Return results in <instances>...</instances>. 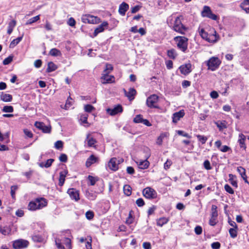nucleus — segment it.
<instances>
[{
    "mask_svg": "<svg viewBox=\"0 0 249 249\" xmlns=\"http://www.w3.org/2000/svg\"><path fill=\"white\" fill-rule=\"evenodd\" d=\"M199 34L203 39L209 42L215 43L219 39V36L213 29H212L210 31L209 34L206 32L203 29H201L199 31Z\"/></svg>",
    "mask_w": 249,
    "mask_h": 249,
    "instance_id": "obj_1",
    "label": "nucleus"
},
{
    "mask_svg": "<svg viewBox=\"0 0 249 249\" xmlns=\"http://www.w3.org/2000/svg\"><path fill=\"white\" fill-rule=\"evenodd\" d=\"M47 200L44 198H36L35 200L29 202L28 205V209L32 211L41 209L46 207L47 205Z\"/></svg>",
    "mask_w": 249,
    "mask_h": 249,
    "instance_id": "obj_2",
    "label": "nucleus"
},
{
    "mask_svg": "<svg viewBox=\"0 0 249 249\" xmlns=\"http://www.w3.org/2000/svg\"><path fill=\"white\" fill-rule=\"evenodd\" d=\"M221 63V61L219 58L215 56L211 57L208 60L205 62L208 66V69L212 71H214L217 70Z\"/></svg>",
    "mask_w": 249,
    "mask_h": 249,
    "instance_id": "obj_3",
    "label": "nucleus"
},
{
    "mask_svg": "<svg viewBox=\"0 0 249 249\" xmlns=\"http://www.w3.org/2000/svg\"><path fill=\"white\" fill-rule=\"evenodd\" d=\"M178 48L184 52L187 49L188 39L185 36H176L174 38Z\"/></svg>",
    "mask_w": 249,
    "mask_h": 249,
    "instance_id": "obj_4",
    "label": "nucleus"
},
{
    "mask_svg": "<svg viewBox=\"0 0 249 249\" xmlns=\"http://www.w3.org/2000/svg\"><path fill=\"white\" fill-rule=\"evenodd\" d=\"M182 16L177 17L175 20L173 28L175 31L184 35L187 31V28L182 24Z\"/></svg>",
    "mask_w": 249,
    "mask_h": 249,
    "instance_id": "obj_5",
    "label": "nucleus"
},
{
    "mask_svg": "<svg viewBox=\"0 0 249 249\" xmlns=\"http://www.w3.org/2000/svg\"><path fill=\"white\" fill-rule=\"evenodd\" d=\"M82 21L84 23L90 24H98L100 22V19L97 17L90 15H84L81 18Z\"/></svg>",
    "mask_w": 249,
    "mask_h": 249,
    "instance_id": "obj_6",
    "label": "nucleus"
},
{
    "mask_svg": "<svg viewBox=\"0 0 249 249\" xmlns=\"http://www.w3.org/2000/svg\"><path fill=\"white\" fill-rule=\"evenodd\" d=\"M143 196L148 199H154L157 197L156 191L151 187H146L143 190Z\"/></svg>",
    "mask_w": 249,
    "mask_h": 249,
    "instance_id": "obj_7",
    "label": "nucleus"
},
{
    "mask_svg": "<svg viewBox=\"0 0 249 249\" xmlns=\"http://www.w3.org/2000/svg\"><path fill=\"white\" fill-rule=\"evenodd\" d=\"M29 245V242L24 239H18L13 243L14 249H22L27 248Z\"/></svg>",
    "mask_w": 249,
    "mask_h": 249,
    "instance_id": "obj_8",
    "label": "nucleus"
},
{
    "mask_svg": "<svg viewBox=\"0 0 249 249\" xmlns=\"http://www.w3.org/2000/svg\"><path fill=\"white\" fill-rule=\"evenodd\" d=\"M159 97L156 94H153L149 96L146 100V104L148 107L151 108H157V103L158 101Z\"/></svg>",
    "mask_w": 249,
    "mask_h": 249,
    "instance_id": "obj_9",
    "label": "nucleus"
},
{
    "mask_svg": "<svg viewBox=\"0 0 249 249\" xmlns=\"http://www.w3.org/2000/svg\"><path fill=\"white\" fill-rule=\"evenodd\" d=\"M35 126L42 131L44 133H50L51 127L50 125H45L42 122H36L35 123Z\"/></svg>",
    "mask_w": 249,
    "mask_h": 249,
    "instance_id": "obj_10",
    "label": "nucleus"
},
{
    "mask_svg": "<svg viewBox=\"0 0 249 249\" xmlns=\"http://www.w3.org/2000/svg\"><path fill=\"white\" fill-rule=\"evenodd\" d=\"M179 70L181 74L188 75L192 71V65L190 63L182 65L179 67Z\"/></svg>",
    "mask_w": 249,
    "mask_h": 249,
    "instance_id": "obj_11",
    "label": "nucleus"
},
{
    "mask_svg": "<svg viewBox=\"0 0 249 249\" xmlns=\"http://www.w3.org/2000/svg\"><path fill=\"white\" fill-rule=\"evenodd\" d=\"M108 73H102L101 76L102 83L103 84L112 83L115 82V78L112 75H109Z\"/></svg>",
    "mask_w": 249,
    "mask_h": 249,
    "instance_id": "obj_12",
    "label": "nucleus"
},
{
    "mask_svg": "<svg viewBox=\"0 0 249 249\" xmlns=\"http://www.w3.org/2000/svg\"><path fill=\"white\" fill-rule=\"evenodd\" d=\"M67 193L71 198L72 200L78 201L80 198L79 192L74 188H70L68 189Z\"/></svg>",
    "mask_w": 249,
    "mask_h": 249,
    "instance_id": "obj_13",
    "label": "nucleus"
},
{
    "mask_svg": "<svg viewBox=\"0 0 249 249\" xmlns=\"http://www.w3.org/2000/svg\"><path fill=\"white\" fill-rule=\"evenodd\" d=\"M118 160L116 158H111L108 163V168L112 171H116L118 169Z\"/></svg>",
    "mask_w": 249,
    "mask_h": 249,
    "instance_id": "obj_14",
    "label": "nucleus"
},
{
    "mask_svg": "<svg viewBox=\"0 0 249 249\" xmlns=\"http://www.w3.org/2000/svg\"><path fill=\"white\" fill-rule=\"evenodd\" d=\"M123 111V108L121 105H117L113 108H107V112L110 115H115L118 113H121Z\"/></svg>",
    "mask_w": 249,
    "mask_h": 249,
    "instance_id": "obj_15",
    "label": "nucleus"
},
{
    "mask_svg": "<svg viewBox=\"0 0 249 249\" xmlns=\"http://www.w3.org/2000/svg\"><path fill=\"white\" fill-rule=\"evenodd\" d=\"M185 115V113L183 110H181L178 112L174 113L173 114L172 120L173 122L177 123L180 118H182Z\"/></svg>",
    "mask_w": 249,
    "mask_h": 249,
    "instance_id": "obj_16",
    "label": "nucleus"
},
{
    "mask_svg": "<svg viewBox=\"0 0 249 249\" xmlns=\"http://www.w3.org/2000/svg\"><path fill=\"white\" fill-rule=\"evenodd\" d=\"M139 168L142 169H147L149 166V162L146 160H138L136 161Z\"/></svg>",
    "mask_w": 249,
    "mask_h": 249,
    "instance_id": "obj_17",
    "label": "nucleus"
},
{
    "mask_svg": "<svg viewBox=\"0 0 249 249\" xmlns=\"http://www.w3.org/2000/svg\"><path fill=\"white\" fill-rule=\"evenodd\" d=\"M133 121L135 123H142L147 126H150L151 125L147 120L143 119L141 115H137L134 118Z\"/></svg>",
    "mask_w": 249,
    "mask_h": 249,
    "instance_id": "obj_18",
    "label": "nucleus"
},
{
    "mask_svg": "<svg viewBox=\"0 0 249 249\" xmlns=\"http://www.w3.org/2000/svg\"><path fill=\"white\" fill-rule=\"evenodd\" d=\"M108 25V23L107 21H104L102 24L96 28L94 32V36H96L99 33L103 32L105 28L107 27Z\"/></svg>",
    "mask_w": 249,
    "mask_h": 249,
    "instance_id": "obj_19",
    "label": "nucleus"
},
{
    "mask_svg": "<svg viewBox=\"0 0 249 249\" xmlns=\"http://www.w3.org/2000/svg\"><path fill=\"white\" fill-rule=\"evenodd\" d=\"M128 8V4L124 2H123L119 6V13H120V15L124 16L125 14V12L127 11Z\"/></svg>",
    "mask_w": 249,
    "mask_h": 249,
    "instance_id": "obj_20",
    "label": "nucleus"
},
{
    "mask_svg": "<svg viewBox=\"0 0 249 249\" xmlns=\"http://www.w3.org/2000/svg\"><path fill=\"white\" fill-rule=\"evenodd\" d=\"M126 96L129 99V100H132L134 98V96L136 93V90L133 88H130L128 91H126L125 89H124Z\"/></svg>",
    "mask_w": 249,
    "mask_h": 249,
    "instance_id": "obj_21",
    "label": "nucleus"
},
{
    "mask_svg": "<svg viewBox=\"0 0 249 249\" xmlns=\"http://www.w3.org/2000/svg\"><path fill=\"white\" fill-rule=\"evenodd\" d=\"M240 6L246 13H248L249 10V0H242Z\"/></svg>",
    "mask_w": 249,
    "mask_h": 249,
    "instance_id": "obj_22",
    "label": "nucleus"
},
{
    "mask_svg": "<svg viewBox=\"0 0 249 249\" xmlns=\"http://www.w3.org/2000/svg\"><path fill=\"white\" fill-rule=\"evenodd\" d=\"M98 160V158L95 157L94 155H91L87 160L86 162V165L87 167H89L92 164L96 162Z\"/></svg>",
    "mask_w": 249,
    "mask_h": 249,
    "instance_id": "obj_23",
    "label": "nucleus"
},
{
    "mask_svg": "<svg viewBox=\"0 0 249 249\" xmlns=\"http://www.w3.org/2000/svg\"><path fill=\"white\" fill-rule=\"evenodd\" d=\"M85 142H87L89 146L92 147L94 146L96 142V140L91 137L89 134L87 136V139Z\"/></svg>",
    "mask_w": 249,
    "mask_h": 249,
    "instance_id": "obj_24",
    "label": "nucleus"
},
{
    "mask_svg": "<svg viewBox=\"0 0 249 249\" xmlns=\"http://www.w3.org/2000/svg\"><path fill=\"white\" fill-rule=\"evenodd\" d=\"M67 174V171L65 170L59 173V185L60 186H62L64 184Z\"/></svg>",
    "mask_w": 249,
    "mask_h": 249,
    "instance_id": "obj_25",
    "label": "nucleus"
},
{
    "mask_svg": "<svg viewBox=\"0 0 249 249\" xmlns=\"http://www.w3.org/2000/svg\"><path fill=\"white\" fill-rule=\"evenodd\" d=\"M218 214L216 213H211V218L209 220V223L212 226H215L217 223V218Z\"/></svg>",
    "mask_w": 249,
    "mask_h": 249,
    "instance_id": "obj_26",
    "label": "nucleus"
},
{
    "mask_svg": "<svg viewBox=\"0 0 249 249\" xmlns=\"http://www.w3.org/2000/svg\"><path fill=\"white\" fill-rule=\"evenodd\" d=\"M237 170L238 172L240 174L241 177L243 178V179L246 182L248 183V180H247V177L246 175V170L245 169L243 168L242 167H237Z\"/></svg>",
    "mask_w": 249,
    "mask_h": 249,
    "instance_id": "obj_27",
    "label": "nucleus"
},
{
    "mask_svg": "<svg viewBox=\"0 0 249 249\" xmlns=\"http://www.w3.org/2000/svg\"><path fill=\"white\" fill-rule=\"evenodd\" d=\"M49 54L52 56H61L62 53L60 50L56 48H53L50 51Z\"/></svg>",
    "mask_w": 249,
    "mask_h": 249,
    "instance_id": "obj_28",
    "label": "nucleus"
},
{
    "mask_svg": "<svg viewBox=\"0 0 249 249\" xmlns=\"http://www.w3.org/2000/svg\"><path fill=\"white\" fill-rule=\"evenodd\" d=\"M16 23L17 22L15 20H12L8 23L7 33L9 35H10L13 32L14 28L16 25Z\"/></svg>",
    "mask_w": 249,
    "mask_h": 249,
    "instance_id": "obj_29",
    "label": "nucleus"
},
{
    "mask_svg": "<svg viewBox=\"0 0 249 249\" xmlns=\"http://www.w3.org/2000/svg\"><path fill=\"white\" fill-rule=\"evenodd\" d=\"M168 136L169 134L168 133H161L160 136L157 139L156 143L159 145H161L162 143L163 139L168 137Z\"/></svg>",
    "mask_w": 249,
    "mask_h": 249,
    "instance_id": "obj_30",
    "label": "nucleus"
},
{
    "mask_svg": "<svg viewBox=\"0 0 249 249\" xmlns=\"http://www.w3.org/2000/svg\"><path fill=\"white\" fill-rule=\"evenodd\" d=\"M0 99L3 102H8L12 101V96L9 94H1L0 96Z\"/></svg>",
    "mask_w": 249,
    "mask_h": 249,
    "instance_id": "obj_31",
    "label": "nucleus"
},
{
    "mask_svg": "<svg viewBox=\"0 0 249 249\" xmlns=\"http://www.w3.org/2000/svg\"><path fill=\"white\" fill-rule=\"evenodd\" d=\"M54 160L52 159L48 160L45 162H41L39 163V166L40 167L48 168L51 166Z\"/></svg>",
    "mask_w": 249,
    "mask_h": 249,
    "instance_id": "obj_32",
    "label": "nucleus"
},
{
    "mask_svg": "<svg viewBox=\"0 0 249 249\" xmlns=\"http://www.w3.org/2000/svg\"><path fill=\"white\" fill-rule=\"evenodd\" d=\"M88 118V114H82L80 116V120L81 123L86 127H88V126H89V124L87 121Z\"/></svg>",
    "mask_w": 249,
    "mask_h": 249,
    "instance_id": "obj_33",
    "label": "nucleus"
},
{
    "mask_svg": "<svg viewBox=\"0 0 249 249\" xmlns=\"http://www.w3.org/2000/svg\"><path fill=\"white\" fill-rule=\"evenodd\" d=\"M57 66L53 62H50L48 64V68L47 69V71L50 72L56 70Z\"/></svg>",
    "mask_w": 249,
    "mask_h": 249,
    "instance_id": "obj_34",
    "label": "nucleus"
},
{
    "mask_svg": "<svg viewBox=\"0 0 249 249\" xmlns=\"http://www.w3.org/2000/svg\"><path fill=\"white\" fill-rule=\"evenodd\" d=\"M23 35L22 36L20 37H18V38L14 39L13 40L10 44V48H14L17 45H18L19 42L22 40L23 37Z\"/></svg>",
    "mask_w": 249,
    "mask_h": 249,
    "instance_id": "obj_35",
    "label": "nucleus"
},
{
    "mask_svg": "<svg viewBox=\"0 0 249 249\" xmlns=\"http://www.w3.org/2000/svg\"><path fill=\"white\" fill-rule=\"evenodd\" d=\"M169 220L166 217H161L159 218L157 221V224L158 226L162 227L163 225L166 224Z\"/></svg>",
    "mask_w": 249,
    "mask_h": 249,
    "instance_id": "obj_36",
    "label": "nucleus"
},
{
    "mask_svg": "<svg viewBox=\"0 0 249 249\" xmlns=\"http://www.w3.org/2000/svg\"><path fill=\"white\" fill-rule=\"evenodd\" d=\"M40 19V16L37 15L36 16H35L33 18H32L30 19H29L27 22H26V25H31L33 23L36 22L38 20H39Z\"/></svg>",
    "mask_w": 249,
    "mask_h": 249,
    "instance_id": "obj_37",
    "label": "nucleus"
},
{
    "mask_svg": "<svg viewBox=\"0 0 249 249\" xmlns=\"http://www.w3.org/2000/svg\"><path fill=\"white\" fill-rule=\"evenodd\" d=\"M212 13L211 9L209 7L205 6L203 8V10L202 12V15L203 17H208L209 15Z\"/></svg>",
    "mask_w": 249,
    "mask_h": 249,
    "instance_id": "obj_38",
    "label": "nucleus"
},
{
    "mask_svg": "<svg viewBox=\"0 0 249 249\" xmlns=\"http://www.w3.org/2000/svg\"><path fill=\"white\" fill-rule=\"evenodd\" d=\"M229 181L231 184L235 187H237V183L236 180V177L232 174L229 175Z\"/></svg>",
    "mask_w": 249,
    "mask_h": 249,
    "instance_id": "obj_39",
    "label": "nucleus"
},
{
    "mask_svg": "<svg viewBox=\"0 0 249 249\" xmlns=\"http://www.w3.org/2000/svg\"><path fill=\"white\" fill-rule=\"evenodd\" d=\"M167 55L170 58L174 59L176 58L177 53L174 49H171L167 51Z\"/></svg>",
    "mask_w": 249,
    "mask_h": 249,
    "instance_id": "obj_40",
    "label": "nucleus"
},
{
    "mask_svg": "<svg viewBox=\"0 0 249 249\" xmlns=\"http://www.w3.org/2000/svg\"><path fill=\"white\" fill-rule=\"evenodd\" d=\"M124 192L127 196H129L131 194V188L129 185H125L124 186Z\"/></svg>",
    "mask_w": 249,
    "mask_h": 249,
    "instance_id": "obj_41",
    "label": "nucleus"
},
{
    "mask_svg": "<svg viewBox=\"0 0 249 249\" xmlns=\"http://www.w3.org/2000/svg\"><path fill=\"white\" fill-rule=\"evenodd\" d=\"M239 137V139L238 140V142H239L241 147L245 148V136L243 134H240Z\"/></svg>",
    "mask_w": 249,
    "mask_h": 249,
    "instance_id": "obj_42",
    "label": "nucleus"
},
{
    "mask_svg": "<svg viewBox=\"0 0 249 249\" xmlns=\"http://www.w3.org/2000/svg\"><path fill=\"white\" fill-rule=\"evenodd\" d=\"M0 232L4 235H9L11 232V229L8 227H4L0 229Z\"/></svg>",
    "mask_w": 249,
    "mask_h": 249,
    "instance_id": "obj_43",
    "label": "nucleus"
},
{
    "mask_svg": "<svg viewBox=\"0 0 249 249\" xmlns=\"http://www.w3.org/2000/svg\"><path fill=\"white\" fill-rule=\"evenodd\" d=\"M229 233L231 238H235L237 236V228H230L229 229Z\"/></svg>",
    "mask_w": 249,
    "mask_h": 249,
    "instance_id": "obj_44",
    "label": "nucleus"
},
{
    "mask_svg": "<svg viewBox=\"0 0 249 249\" xmlns=\"http://www.w3.org/2000/svg\"><path fill=\"white\" fill-rule=\"evenodd\" d=\"M113 69V67L111 64H106V68L104 70L103 73H110Z\"/></svg>",
    "mask_w": 249,
    "mask_h": 249,
    "instance_id": "obj_45",
    "label": "nucleus"
},
{
    "mask_svg": "<svg viewBox=\"0 0 249 249\" xmlns=\"http://www.w3.org/2000/svg\"><path fill=\"white\" fill-rule=\"evenodd\" d=\"M88 179L90 182L91 185H94L95 183L98 180L97 177H94L91 176H89Z\"/></svg>",
    "mask_w": 249,
    "mask_h": 249,
    "instance_id": "obj_46",
    "label": "nucleus"
},
{
    "mask_svg": "<svg viewBox=\"0 0 249 249\" xmlns=\"http://www.w3.org/2000/svg\"><path fill=\"white\" fill-rule=\"evenodd\" d=\"M2 111L4 112L12 113L14 111L13 107L11 106H5L3 107Z\"/></svg>",
    "mask_w": 249,
    "mask_h": 249,
    "instance_id": "obj_47",
    "label": "nucleus"
},
{
    "mask_svg": "<svg viewBox=\"0 0 249 249\" xmlns=\"http://www.w3.org/2000/svg\"><path fill=\"white\" fill-rule=\"evenodd\" d=\"M95 109V108L90 105H86L84 106V110L87 112H91Z\"/></svg>",
    "mask_w": 249,
    "mask_h": 249,
    "instance_id": "obj_48",
    "label": "nucleus"
},
{
    "mask_svg": "<svg viewBox=\"0 0 249 249\" xmlns=\"http://www.w3.org/2000/svg\"><path fill=\"white\" fill-rule=\"evenodd\" d=\"M196 137L198 141H200L202 144H204L207 140V138L204 136L197 135Z\"/></svg>",
    "mask_w": 249,
    "mask_h": 249,
    "instance_id": "obj_49",
    "label": "nucleus"
},
{
    "mask_svg": "<svg viewBox=\"0 0 249 249\" xmlns=\"http://www.w3.org/2000/svg\"><path fill=\"white\" fill-rule=\"evenodd\" d=\"M55 243L58 249H65L64 247L61 244V241L59 239H55Z\"/></svg>",
    "mask_w": 249,
    "mask_h": 249,
    "instance_id": "obj_50",
    "label": "nucleus"
},
{
    "mask_svg": "<svg viewBox=\"0 0 249 249\" xmlns=\"http://www.w3.org/2000/svg\"><path fill=\"white\" fill-rule=\"evenodd\" d=\"M216 126L219 128L220 130H222L224 128H226V125L225 122H217L216 123Z\"/></svg>",
    "mask_w": 249,
    "mask_h": 249,
    "instance_id": "obj_51",
    "label": "nucleus"
},
{
    "mask_svg": "<svg viewBox=\"0 0 249 249\" xmlns=\"http://www.w3.org/2000/svg\"><path fill=\"white\" fill-rule=\"evenodd\" d=\"M86 216L88 219L91 220L93 218L94 213L92 211H88L86 213Z\"/></svg>",
    "mask_w": 249,
    "mask_h": 249,
    "instance_id": "obj_52",
    "label": "nucleus"
},
{
    "mask_svg": "<svg viewBox=\"0 0 249 249\" xmlns=\"http://www.w3.org/2000/svg\"><path fill=\"white\" fill-rule=\"evenodd\" d=\"M72 99L71 97H69L67 100L66 101V104L65 105V109H68L69 107H71V106L72 105Z\"/></svg>",
    "mask_w": 249,
    "mask_h": 249,
    "instance_id": "obj_53",
    "label": "nucleus"
},
{
    "mask_svg": "<svg viewBox=\"0 0 249 249\" xmlns=\"http://www.w3.org/2000/svg\"><path fill=\"white\" fill-rule=\"evenodd\" d=\"M12 60H13V56H9V57H7L4 59V60L3 61V64L5 65H8L12 62Z\"/></svg>",
    "mask_w": 249,
    "mask_h": 249,
    "instance_id": "obj_54",
    "label": "nucleus"
},
{
    "mask_svg": "<svg viewBox=\"0 0 249 249\" xmlns=\"http://www.w3.org/2000/svg\"><path fill=\"white\" fill-rule=\"evenodd\" d=\"M75 23L76 22L73 18H70L67 22L68 24L71 27H74L75 25Z\"/></svg>",
    "mask_w": 249,
    "mask_h": 249,
    "instance_id": "obj_55",
    "label": "nucleus"
},
{
    "mask_svg": "<svg viewBox=\"0 0 249 249\" xmlns=\"http://www.w3.org/2000/svg\"><path fill=\"white\" fill-rule=\"evenodd\" d=\"M64 244L69 249H71V240L68 238H65L64 239Z\"/></svg>",
    "mask_w": 249,
    "mask_h": 249,
    "instance_id": "obj_56",
    "label": "nucleus"
},
{
    "mask_svg": "<svg viewBox=\"0 0 249 249\" xmlns=\"http://www.w3.org/2000/svg\"><path fill=\"white\" fill-rule=\"evenodd\" d=\"M224 188H225V190L229 193H230L231 194H233L234 193V191H233V189L228 184H226L224 186Z\"/></svg>",
    "mask_w": 249,
    "mask_h": 249,
    "instance_id": "obj_57",
    "label": "nucleus"
},
{
    "mask_svg": "<svg viewBox=\"0 0 249 249\" xmlns=\"http://www.w3.org/2000/svg\"><path fill=\"white\" fill-rule=\"evenodd\" d=\"M195 231L197 235L201 234L202 231V229L201 227L197 226L195 229Z\"/></svg>",
    "mask_w": 249,
    "mask_h": 249,
    "instance_id": "obj_58",
    "label": "nucleus"
},
{
    "mask_svg": "<svg viewBox=\"0 0 249 249\" xmlns=\"http://www.w3.org/2000/svg\"><path fill=\"white\" fill-rule=\"evenodd\" d=\"M54 146L56 149H60L63 147V142L61 141H57L54 144Z\"/></svg>",
    "mask_w": 249,
    "mask_h": 249,
    "instance_id": "obj_59",
    "label": "nucleus"
},
{
    "mask_svg": "<svg viewBox=\"0 0 249 249\" xmlns=\"http://www.w3.org/2000/svg\"><path fill=\"white\" fill-rule=\"evenodd\" d=\"M211 247L213 249H219L220 247V244L218 242H213L212 244Z\"/></svg>",
    "mask_w": 249,
    "mask_h": 249,
    "instance_id": "obj_60",
    "label": "nucleus"
},
{
    "mask_svg": "<svg viewBox=\"0 0 249 249\" xmlns=\"http://www.w3.org/2000/svg\"><path fill=\"white\" fill-rule=\"evenodd\" d=\"M136 203L137 205L139 207L143 206L144 205V202L142 198H141L138 199L136 200Z\"/></svg>",
    "mask_w": 249,
    "mask_h": 249,
    "instance_id": "obj_61",
    "label": "nucleus"
},
{
    "mask_svg": "<svg viewBox=\"0 0 249 249\" xmlns=\"http://www.w3.org/2000/svg\"><path fill=\"white\" fill-rule=\"evenodd\" d=\"M203 164H204V166L206 169L210 170L211 169L210 162L209 160H205Z\"/></svg>",
    "mask_w": 249,
    "mask_h": 249,
    "instance_id": "obj_62",
    "label": "nucleus"
},
{
    "mask_svg": "<svg viewBox=\"0 0 249 249\" xmlns=\"http://www.w3.org/2000/svg\"><path fill=\"white\" fill-rule=\"evenodd\" d=\"M210 96L213 99H216L218 97V94L217 91L213 90L210 93Z\"/></svg>",
    "mask_w": 249,
    "mask_h": 249,
    "instance_id": "obj_63",
    "label": "nucleus"
},
{
    "mask_svg": "<svg viewBox=\"0 0 249 249\" xmlns=\"http://www.w3.org/2000/svg\"><path fill=\"white\" fill-rule=\"evenodd\" d=\"M142 247L144 249H151V246L149 242H144L142 244Z\"/></svg>",
    "mask_w": 249,
    "mask_h": 249,
    "instance_id": "obj_64",
    "label": "nucleus"
}]
</instances>
